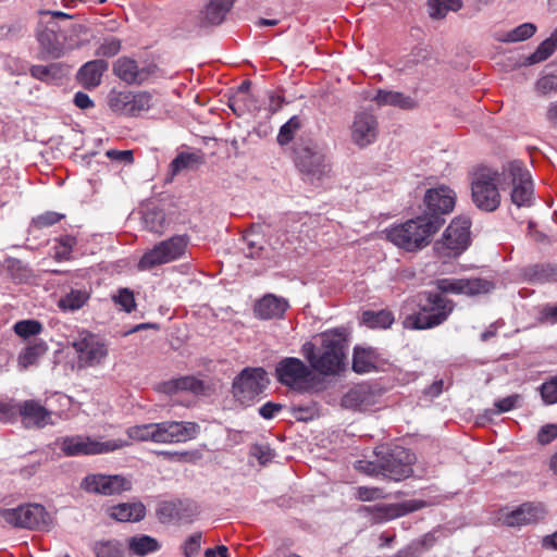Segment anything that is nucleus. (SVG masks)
I'll return each instance as SVG.
<instances>
[{
    "label": "nucleus",
    "instance_id": "obj_39",
    "mask_svg": "<svg viewBox=\"0 0 557 557\" xmlns=\"http://www.w3.org/2000/svg\"><path fill=\"white\" fill-rule=\"evenodd\" d=\"M29 74L38 81L53 83L59 81L63 75L62 65L59 63H52L49 65H32Z\"/></svg>",
    "mask_w": 557,
    "mask_h": 557
},
{
    "label": "nucleus",
    "instance_id": "obj_2",
    "mask_svg": "<svg viewBox=\"0 0 557 557\" xmlns=\"http://www.w3.org/2000/svg\"><path fill=\"white\" fill-rule=\"evenodd\" d=\"M418 311L408 314L403 325L409 330H429L443 324L453 313L456 304L441 293L425 290L417 295Z\"/></svg>",
    "mask_w": 557,
    "mask_h": 557
},
{
    "label": "nucleus",
    "instance_id": "obj_45",
    "mask_svg": "<svg viewBox=\"0 0 557 557\" xmlns=\"http://www.w3.org/2000/svg\"><path fill=\"white\" fill-rule=\"evenodd\" d=\"M301 127V120L298 115H293L285 124L280 128L277 135V143L281 146L289 144L298 129Z\"/></svg>",
    "mask_w": 557,
    "mask_h": 557
},
{
    "label": "nucleus",
    "instance_id": "obj_52",
    "mask_svg": "<svg viewBox=\"0 0 557 557\" xmlns=\"http://www.w3.org/2000/svg\"><path fill=\"white\" fill-rule=\"evenodd\" d=\"M64 214L55 211H46L32 219L30 225L37 230L52 226L64 219Z\"/></svg>",
    "mask_w": 557,
    "mask_h": 557
},
{
    "label": "nucleus",
    "instance_id": "obj_13",
    "mask_svg": "<svg viewBox=\"0 0 557 557\" xmlns=\"http://www.w3.org/2000/svg\"><path fill=\"white\" fill-rule=\"evenodd\" d=\"M109 108L116 114L139 116L154 106L153 95L148 91L111 90L108 96Z\"/></svg>",
    "mask_w": 557,
    "mask_h": 557
},
{
    "label": "nucleus",
    "instance_id": "obj_60",
    "mask_svg": "<svg viewBox=\"0 0 557 557\" xmlns=\"http://www.w3.org/2000/svg\"><path fill=\"white\" fill-rule=\"evenodd\" d=\"M383 496V490L379 487L359 486L356 488V498L361 502H372Z\"/></svg>",
    "mask_w": 557,
    "mask_h": 557
},
{
    "label": "nucleus",
    "instance_id": "obj_19",
    "mask_svg": "<svg viewBox=\"0 0 557 557\" xmlns=\"http://www.w3.org/2000/svg\"><path fill=\"white\" fill-rule=\"evenodd\" d=\"M423 500L411 499L400 504H377L372 506H362L360 512H366L373 523H382L395 518L405 516L409 512L423 508Z\"/></svg>",
    "mask_w": 557,
    "mask_h": 557
},
{
    "label": "nucleus",
    "instance_id": "obj_17",
    "mask_svg": "<svg viewBox=\"0 0 557 557\" xmlns=\"http://www.w3.org/2000/svg\"><path fill=\"white\" fill-rule=\"evenodd\" d=\"M296 161L301 173L312 182L329 176L332 170L329 157L311 147L298 150Z\"/></svg>",
    "mask_w": 557,
    "mask_h": 557
},
{
    "label": "nucleus",
    "instance_id": "obj_12",
    "mask_svg": "<svg viewBox=\"0 0 557 557\" xmlns=\"http://www.w3.org/2000/svg\"><path fill=\"white\" fill-rule=\"evenodd\" d=\"M416 455L401 446L380 447V465L383 476L393 481H403L412 475Z\"/></svg>",
    "mask_w": 557,
    "mask_h": 557
},
{
    "label": "nucleus",
    "instance_id": "obj_20",
    "mask_svg": "<svg viewBox=\"0 0 557 557\" xmlns=\"http://www.w3.org/2000/svg\"><path fill=\"white\" fill-rule=\"evenodd\" d=\"M351 140L360 148H364L375 141L379 134L376 116L368 111L356 113L351 124Z\"/></svg>",
    "mask_w": 557,
    "mask_h": 557
},
{
    "label": "nucleus",
    "instance_id": "obj_15",
    "mask_svg": "<svg viewBox=\"0 0 557 557\" xmlns=\"http://www.w3.org/2000/svg\"><path fill=\"white\" fill-rule=\"evenodd\" d=\"M470 227L471 222L468 218H455L445 230L442 237V248L448 250V257H456L461 255L470 244ZM440 243H436L438 246ZM440 249V247H437Z\"/></svg>",
    "mask_w": 557,
    "mask_h": 557
},
{
    "label": "nucleus",
    "instance_id": "obj_18",
    "mask_svg": "<svg viewBox=\"0 0 557 557\" xmlns=\"http://www.w3.org/2000/svg\"><path fill=\"white\" fill-rule=\"evenodd\" d=\"M60 26L54 21L40 20L36 27V38L42 59H59L64 53V42L59 36Z\"/></svg>",
    "mask_w": 557,
    "mask_h": 557
},
{
    "label": "nucleus",
    "instance_id": "obj_26",
    "mask_svg": "<svg viewBox=\"0 0 557 557\" xmlns=\"http://www.w3.org/2000/svg\"><path fill=\"white\" fill-rule=\"evenodd\" d=\"M234 2L235 0H210L199 14V25L209 27L222 24Z\"/></svg>",
    "mask_w": 557,
    "mask_h": 557
},
{
    "label": "nucleus",
    "instance_id": "obj_53",
    "mask_svg": "<svg viewBox=\"0 0 557 557\" xmlns=\"http://www.w3.org/2000/svg\"><path fill=\"white\" fill-rule=\"evenodd\" d=\"M199 160L198 156L189 152L178 153L171 162V170L174 174L190 168Z\"/></svg>",
    "mask_w": 557,
    "mask_h": 557
},
{
    "label": "nucleus",
    "instance_id": "obj_62",
    "mask_svg": "<svg viewBox=\"0 0 557 557\" xmlns=\"http://www.w3.org/2000/svg\"><path fill=\"white\" fill-rule=\"evenodd\" d=\"M539 92L547 95L552 91H557V75H545L536 83Z\"/></svg>",
    "mask_w": 557,
    "mask_h": 557
},
{
    "label": "nucleus",
    "instance_id": "obj_42",
    "mask_svg": "<svg viewBox=\"0 0 557 557\" xmlns=\"http://www.w3.org/2000/svg\"><path fill=\"white\" fill-rule=\"evenodd\" d=\"M89 299V294L85 289H71L59 299V307L64 311H76L81 309Z\"/></svg>",
    "mask_w": 557,
    "mask_h": 557
},
{
    "label": "nucleus",
    "instance_id": "obj_37",
    "mask_svg": "<svg viewBox=\"0 0 557 557\" xmlns=\"http://www.w3.org/2000/svg\"><path fill=\"white\" fill-rule=\"evenodd\" d=\"M110 298L119 311L132 313L137 308L135 294L128 287H119L111 294Z\"/></svg>",
    "mask_w": 557,
    "mask_h": 557
},
{
    "label": "nucleus",
    "instance_id": "obj_30",
    "mask_svg": "<svg viewBox=\"0 0 557 557\" xmlns=\"http://www.w3.org/2000/svg\"><path fill=\"white\" fill-rule=\"evenodd\" d=\"M141 224L147 231L161 235L169 225L165 212L157 206H147L141 212Z\"/></svg>",
    "mask_w": 557,
    "mask_h": 557
},
{
    "label": "nucleus",
    "instance_id": "obj_27",
    "mask_svg": "<svg viewBox=\"0 0 557 557\" xmlns=\"http://www.w3.org/2000/svg\"><path fill=\"white\" fill-rule=\"evenodd\" d=\"M113 73L129 85H139L147 77V72L139 69L135 60L127 57H121L113 63Z\"/></svg>",
    "mask_w": 557,
    "mask_h": 557
},
{
    "label": "nucleus",
    "instance_id": "obj_40",
    "mask_svg": "<svg viewBox=\"0 0 557 557\" xmlns=\"http://www.w3.org/2000/svg\"><path fill=\"white\" fill-rule=\"evenodd\" d=\"M96 557H124V547L119 540H100L92 544Z\"/></svg>",
    "mask_w": 557,
    "mask_h": 557
},
{
    "label": "nucleus",
    "instance_id": "obj_64",
    "mask_svg": "<svg viewBox=\"0 0 557 557\" xmlns=\"http://www.w3.org/2000/svg\"><path fill=\"white\" fill-rule=\"evenodd\" d=\"M9 269L13 272L16 270V280L23 281L30 274L28 267L18 259H12L9 262Z\"/></svg>",
    "mask_w": 557,
    "mask_h": 557
},
{
    "label": "nucleus",
    "instance_id": "obj_36",
    "mask_svg": "<svg viewBox=\"0 0 557 557\" xmlns=\"http://www.w3.org/2000/svg\"><path fill=\"white\" fill-rule=\"evenodd\" d=\"M394 314L387 309L362 312L361 322L370 329H388L394 323Z\"/></svg>",
    "mask_w": 557,
    "mask_h": 557
},
{
    "label": "nucleus",
    "instance_id": "obj_28",
    "mask_svg": "<svg viewBox=\"0 0 557 557\" xmlns=\"http://www.w3.org/2000/svg\"><path fill=\"white\" fill-rule=\"evenodd\" d=\"M158 389L166 395H174L178 392H191L194 394H205V383L193 376H181L170 381L162 382Z\"/></svg>",
    "mask_w": 557,
    "mask_h": 557
},
{
    "label": "nucleus",
    "instance_id": "obj_59",
    "mask_svg": "<svg viewBox=\"0 0 557 557\" xmlns=\"http://www.w3.org/2000/svg\"><path fill=\"white\" fill-rule=\"evenodd\" d=\"M169 424L170 421L154 423V443L173 444L172 431Z\"/></svg>",
    "mask_w": 557,
    "mask_h": 557
},
{
    "label": "nucleus",
    "instance_id": "obj_58",
    "mask_svg": "<svg viewBox=\"0 0 557 557\" xmlns=\"http://www.w3.org/2000/svg\"><path fill=\"white\" fill-rule=\"evenodd\" d=\"M374 453L376 456L374 461L359 460L356 468L370 475H383V469L380 465V447Z\"/></svg>",
    "mask_w": 557,
    "mask_h": 557
},
{
    "label": "nucleus",
    "instance_id": "obj_29",
    "mask_svg": "<svg viewBox=\"0 0 557 557\" xmlns=\"http://www.w3.org/2000/svg\"><path fill=\"white\" fill-rule=\"evenodd\" d=\"M373 100L380 106H391L396 107L403 110H413L418 108V101L407 96L400 91H392V90H384L380 89L377 90L376 95L374 96Z\"/></svg>",
    "mask_w": 557,
    "mask_h": 557
},
{
    "label": "nucleus",
    "instance_id": "obj_9",
    "mask_svg": "<svg viewBox=\"0 0 557 557\" xmlns=\"http://www.w3.org/2000/svg\"><path fill=\"white\" fill-rule=\"evenodd\" d=\"M457 195L447 185H438L429 188L420 206V215L426 221H437L436 228L440 231L446 222V215L451 213L456 205Z\"/></svg>",
    "mask_w": 557,
    "mask_h": 557
},
{
    "label": "nucleus",
    "instance_id": "obj_33",
    "mask_svg": "<svg viewBox=\"0 0 557 557\" xmlns=\"http://www.w3.org/2000/svg\"><path fill=\"white\" fill-rule=\"evenodd\" d=\"M127 546L131 554L138 557H145L160 549L159 542L154 537L145 534L131 536L127 540Z\"/></svg>",
    "mask_w": 557,
    "mask_h": 557
},
{
    "label": "nucleus",
    "instance_id": "obj_63",
    "mask_svg": "<svg viewBox=\"0 0 557 557\" xmlns=\"http://www.w3.org/2000/svg\"><path fill=\"white\" fill-rule=\"evenodd\" d=\"M557 437V425L549 423L543 425L537 432V441L542 445L552 443Z\"/></svg>",
    "mask_w": 557,
    "mask_h": 557
},
{
    "label": "nucleus",
    "instance_id": "obj_35",
    "mask_svg": "<svg viewBox=\"0 0 557 557\" xmlns=\"http://www.w3.org/2000/svg\"><path fill=\"white\" fill-rule=\"evenodd\" d=\"M173 444L185 443L197 437L200 426L190 421H170Z\"/></svg>",
    "mask_w": 557,
    "mask_h": 557
},
{
    "label": "nucleus",
    "instance_id": "obj_23",
    "mask_svg": "<svg viewBox=\"0 0 557 557\" xmlns=\"http://www.w3.org/2000/svg\"><path fill=\"white\" fill-rule=\"evenodd\" d=\"M20 417L25 428L42 429L51 423V412L34 399L20 403Z\"/></svg>",
    "mask_w": 557,
    "mask_h": 557
},
{
    "label": "nucleus",
    "instance_id": "obj_31",
    "mask_svg": "<svg viewBox=\"0 0 557 557\" xmlns=\"http://www.w3.org/2000/svg\"><path fill=\"white\" fill-rule=\"evenodd\" d=\"M145 515L146 508L141 503H123L110 508V517L121 522H137Z\"/></svg>",
    "mask_w": 557,
    "mask_h": 557
},
{
    "label": "nucleus",
    "instance_id": "obj_32",
    "mask_svg": "<svg viewBox=\"0 0 557 557\" xmlns=\"http://www.w3.org/2000/svg\"><path fill=\"white\" fill-rule=\"evenodd\" d=\"M376 369V354L372 348L355 347L352 355V370L356 373H369Z\"/></svg>",
    "mask_w": 557,
    "mask_h": 557
},
{
    "label": "nucleus",
    "instance_id": "obj_50",
    "mask_svg": "<svg viewBox=\"0 0 557 557\" xmlns=\"http://www.w3.org/2000/svg\"><path fill=\"white\" fill-rule=\"evenodd\" d=\"M127 435L134 441L154 443V423L131 426L127 429Z\"/></svg>",
    "mask_w": 557,
    "mask_h": 557
},
{
    "label": "nucleus",
    "instance_id": "obj_4",
    "mask_svg": "<svg viewBox=\"0 0 557 557\" xmlns=\"http://www.w3.org/2000/svg\"><path fill=\"white\" fill-rule=\"evenodd\" d=\"M499 185H504L502 172L479 169L471 178V200L475 208L485 213L495 212L502 203Z\"/></svg>",
    "mask_w": 557,
    "mask_h": 557
},
{
    "label": "nucleus",
    "instance_id": "obj_14",
    "mask_svg": "<svg viewBox=\"0 0 557 557\" xmlns=\"http://www.w3.org/2000/svg\"><path fill=\"white\" fill-rule=\"evenodd\" d=\"M57 445L65 456L98 455L113 451L121 447L113 441L98 442L82 435L61 437L57 441Z\"/></svg>",
    "mask_w": 557,
    "mask_h": 557
},
{
    "label": "nucleus",
    "instance_id": "obj_8",
    "mask_svg": "<svg viewBox=\"0 0 557 557\" xmlns=\"http://www.w3.org/2000/svg\"><path fill=\"white\" fill-rule=\"evenodd\" d=\"M268 385V373L263 368L247 367L233 379L231 392L238 404L248 407L260 397Z\"/></svg>",
    "mask_w": 557,
    "mask_h": 557
},
{
    "label": "nucleus",
    "instance_id": "obj_11",
    "mask_svg": "<svg viewBox=\"0 0 557 557\" xmlns=\"http://www.w3.org/2000/svg\"><path fill=\"white\" fill-rule=\"evenodd\" d=\"M71 345L77 355V364L79 368H96L102 366L109 356L107 342L88 331L79 332Z\"/></svg>",
    "mask_w": 557,
    "mask_h": 557
},
{
    "label": "nucleus",
    "instance_id": "obj_57",
    "mask_svg": "<svg viewBox=\"0 0 557 557\" xmlns=\"http://www.w3.org/2000/svg\"><path fill=\"white\" fill-rule=\"evenodd\" d=\"M201 533L195 532L188 536L182 545V550L185 557H195L198 555L201 547Z\"/></svg>",
    "mask_w": 557,
    "mask_h": 557
},
{
    "label": "nucleus",
    "instance_id": "obj_49",
    "mask_svg": "<svg viewBox=\"0 0 557 557\" xmlns=\"http://www.w3.org/2000/svg\"><path fill=\"white\" fill-rule=\"evenodd\" d=\"M122 48V40L110 36L103 39L99 47L95 51V55L98 58H112L115 57Z\"/></svg>",
    "mask_w": 557,
    "mask_h": 557
},
{
    "label": "nucleus",
    "instance_id": "obj_25",
    "mask_svg": "<svg viewBox=\"0 0 557 557\" xmlns=\"http://www.w3.org/2000/svg\"><path fill=\"white\" fill-rule=\"evenodd\" d=\"M109 64L103 59H96L86 62L76 74L77 82L86 89H94L101 84L103 73Z\"/></svg>",
    "mask_w": 557,
    "mask_h": 557
},
{
    "label": "nucleus",
    "instance_id": "obj_5",
    "mask_svg": "<svg viewBox=\"0 0 557 557\" xmlns=\"http://www.w3.org/2000/svg\"><path fill=\"white\" fill-rule=\"evenodd\" d=\"M275 377L282 385L298 392H317V376L310 364L296 357H284L275 366Z\"/></svg>",
    "mask_w": 557,
    "mask_h": 557
},
{
    "label": "nucleus",
    "instance_id": "obj_24",
    "mask_svg": "<svg viewBox=\"0 0 557 557\" xmlns=\"http://www.w3.org/2000/svg\"><path fill=\"white\" fill-rule=\"evenodd\" d=\"M376 401V395L371 387L359 384L350 388L343 397L341 405L346 409L366 411Z\"/></svg>",
    "mask_w": 557,
    "mask_h": 557
},
{
    "label": "nucleus",
    "instance_id": "obj_56",
    "mask_svg": "<svg viewBox=\"0 0 557 557\" xmlns=\"http://www.w3.org/2000/svg\"><path fill=\"white\" fill-rule=\"evenodd\" d=\"M519 395H510L494 403V409L486 410L487 414H499L508 412L517 406Z\"/></svg>",
    "mask_w": 557,
    "mask_h": 557
},
{
    "label": "nucleus",
    "instance_id": "obj_21",
    "mask_svg": "<svg viewBox=\"0 0 557 557\" xmlns=\"http://www.w3.org/2000/svg\"><path fill=\"white\" fill-rule=\"evenodd\" d=\"M546 510L541 503H524L503 516V523L507 527H523L536 523L544 519Z\"/></svg>",
    "mask_w": 557,
    "mask_h": 557
},
{
    "label": "nucleus",
    "instance_id": "obj_7",
    "mask_svg": "<svg viewBox=\"0 0 557 557\" xmlns=\"http://www.w3.org/2000/svg\"><path fill=\"white\" fill-rule=\"evenodd\" d=\"M503 183L511 185L510 199L518 208L531 207L534 202V185L523 162L513 160L502 169Z\"/></svg>",
    "mask_w": 557,
    "mask_h": 557
},
{
    "label": "nucleus",
    "instance_id": "obj_55",
    "mask_svg": "<svg viewBox=\"0 0 557 557\" xmlns=\"http://www.w3.org/2000/svg\"><path fill=\"white\" fill-rule=\"evenodd\" d=\"M20 416V403L14 400L0 401V421L4 423L14 422Z\"/></svg>",
    "mask_w": 557,
    "mask_h": 557
},
{
    "label": "nucleus",
    "instance_id": "obj_46",
    "mask_svg": "<svg viewBox=\"0 0 557 557\" xmlns=\"http://www.w3.org/2000/svg\"><path fill=\"white\" fill-rule=\"evenodd\" d=\"M13 331L20 337L27 339L30 336H36L41 333L42 324L33 319L17 321L13 325Z\"/></svg>",
    "mask_w": 557,
    "mask_h": 557
},
{
    "label": "nucleus",
    "instance_id": "obj_48",
    "mask_svg": "<svg viewBox=\"0 0 557 557\" xmlns=\"http://www.w3.org/2000/svg\"><path fill=\"white\" fill-rule=\"evenodd\" d=\"M436 293L462 295V277H444L434 282Z\"/></svg>",
    "mask_w": 557,
    "mask_h": 557
},
{
    "label": "nucleus",
    "instance_id": "obj_22",
    "mask_svg": "<svg viewBox=\"0 0 557 557\" xmlns=\"http://www.w3.org/2000/svg\"><path fill=\"white\" fill-rule=\"evenodd\" d=\"M289 308L286 298L274 294H265L253 306V313L260 320L282 319Z\"/></svg>",
    "mask_w": 557,
    "mask_h": 557
},
{
    "label": "nucleus",
    "instance_id": "obj_41",
    "mask_svg": "<svg viewBox=\"0 0 557 557\" xmlns=\"http://www.w3.org/2000/svg\"><path fill=\"white\" fill-rule=\"evenodd\" d=\"M557 49V35L554 33L542 41L536 50L531 53L524 61V64L532 65L548 59Z\"/></svg>",
    "mask_w": 557,
    "mask_h": 557
},
{
    "label": "nucleus",
    "instance_id": "obj_6",
    "mask_svg": "<svg viewBox=\"0 0 557 557\" xmlns=\"http://www.w3.org/2000/svg\"><path fill=\"white\" fill-rule=\"evenodd\" d=\"M188 244L189 236L186 234L174 235L161 240L144 252L137 268L140 271H149L156 267L182 259L186 255Z\"/></svg>",
    "mask_w": 557,
    "mask_h": 557
},
{
    "label": "nucleus",
    "instance_id": "obj_10",
    "mask_svg": "<svg viewBox=\"0 0 557 557\" xmlns=\"http://www.w3.org/2000/svg\"><path fill=\"white\" fill-rule=\"evenodd\" d=\"M0 517L11 527L17 529L48 531L51 517L42 505L24 504L0 511Z\"/></svg>",
    "mask_w": 557,
    "mask_h": 557
},
{
    "label": "nucleus",
    "instance_id": "obj_51",
    "mask_svg": "<svg viewBox=\"0 0 557 557\" xmlns=\"http://www.w3.org/2000/svg\"><path fill=\"white\" fill-rule=\"evenodd\" d=\"M230 108L237 115L242 116L247 112H250L256 107L250 99V96H242V94H234L232 98H230Z\"/></svg>",
    "mask_w": 557,
    "mask_h": 557
},
{
    "label": "nucleus",
    "instance_id": "obj_61",
    "mask_svg": "<svg viewBox=\"0 0 557 557\" xmlns=\"http://www.w3.org/2000/svg\"><path fill=\"white\" fill-rule=\"evenodd\" d=\"M251 455L258 459L261 465H265L274 457V451L267 444H259L251 447Z\"/></svg>",
    "mask_w": 557,
    "mask_h": 557
},
{
    "label": "nucleus",
    "instance_id": "obj_38",
    "mask_svg": "<svg viewBox=\"0 0 557 557\" xmlns=\"http://www.w3.org/2000/svg\"><path fill=\"white\" fill-rule=\"evenodd\" d=\"M495 284L482 277H462V295L478 296L491 293Z\"/></svg>",
    "mask_w": 557,
    "mask_h": 557
},
{
    "label": "nucleus",
    "instance_id": "obj_43",
    "mask_svg": "<svg viewBox=\"0 0 557 557\" xmlns=\"http://www.w3.org/2000/svg\"><path fill=\"white\" fill-rule=\"evenodd\" d=\"M429 13L433 18H443L449 11H458L462 7L461 0H429Z\"/></svg>",
    "mask_w": 557,
    "mask_h": 557
},
{
    "label": "nucleus",
    "instance_id": "obj_1",
    "mask_svg": "<svg viewBox=\"0 0 557 557\" xmlns=\"http://www.w3.org/2000/svg\"><path fill=\"white\" fill-rule=\"evenodd\" d=\"M321 346L306 342L301 355L311 369L323 375H335L345 369L347 357V333L345 329H334L321 334Z\"/></svg>",
    "mask_w": 557,
    "mask_h": 557
},
{
    "label": "nucleus",
    "instance_id": "obj_34",
    "mask_svg": "<svg viewBox=\"0 0 557 557\" xmlns=\"http://www.w3.org/2000/svg\"><path fill=\"white\" fill-rule=\"evenodd\" d=\"M48 345L42 339H35L27 347H25L18 355V366L22 369H27L34 366L47 352Z\"/></svg>",
    "mask_w": 557,
    "mask_h": 557
},
{
    "label": "nucleus",
    "instance_id": "obj_16",
    "mask_svg": "<svg viewBox=\"0 0 557 557\" xmlns=\"http://www.w3.org/2000/svg\"><path fill=\"white\" fill-rule=\"evenodd\" d=\"M81 487L87 493L111 496L129 491L132 482L121 474L92 473L83 479Z\"/></svg>",
    "mask_w": 557,
    "mask_h": 557
},
{
    "label": "nucleus",
    "instance_id": "obj_47",
    "mask_svg": "<svg viewBox=\"0 0 557 557\" xmlns=\"http://www.w3.org/2000/svg\"><path fill=\"white\" fill-rule=\"evenodd\" d=\"M54 257L58 260H69L77 239L72 235H63L55 239Z\"/></svg>",
    "mask_w": 557,
    "mask_h": 557
},
{
    "label": "nucleus",
    "instance_id": "obj_54",
    "mask_svg": "<svg viewBox=\"0 0 557 557\" xmlns=\"http://www.w3.org/2000/svg\"><path fill=\"white\" fill-rule=\"evenodd\" d=\"M540 392L544 404H557V375L545 381L540 386Z\"/></svg>",
    "mask_w": 557,
    "mask_h": 557
},
{
    "label": "nucleus",
    "instance_id": "obj_44",
    "mask_svg": "<svg viewBox=\"0 0 557 557\" xmlns=\"http://www.w3.org/2000/svg\"><path fill=\"white\" fill-rule=\"evenodd\" d=\"M536 32V26L533 23H523L516 28L507 32L504 36L498 37L497 40L502 42H519L531 38Z\"/></svg>",
    "mask_w": 557,
    "mask_h": 557
},
{
    "label": "nucleus",
    "instance_id": "obj_3",
    "mask_svg": "<svg viewBox=\"0 0 557 557\" xmlns=\"http://www.w3.org/2000/svg\"><path fill=\"white\" fill-rule=\"evenodd\" d=\"M437 221H426L420 214L404 223L388 227L386 238L396 247L407 252H416L429 246L438 232Z\"/></svg>",
    "mask_w": 557,
    "mask_h": 557
}]
</instances>
